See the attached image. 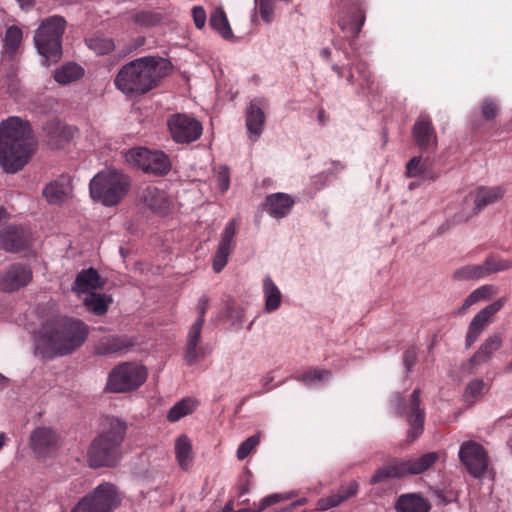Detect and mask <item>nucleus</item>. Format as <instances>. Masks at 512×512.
<instances>
[{
  "mask_svg": "<svg viewBox=\"0 0 512 512\" xmlns=\"http://www.w3.org/2000/svg\"><path fill=\"white\" fill-rule=\"evenodd\" d=\"M222 512H237V511L234 510V500L233 499H230L226 503V505L222 509Z\"/></svg>",
  "mask_w": 512,
  "mask_h": 512,
  "instance_id": "774afa93",
  "label": "nucleus"
},
{
  "mask_svg": "<svg viewBox=\"0 0 512 512\" xmlns=\"http://www.w3.org/2000/svg\"><path fill=\"white\" fill-rule=\"evenodd\" d=\"M42 194L49 203L60 204L65 199V186L59 181H52L44 187Z\"/></svg>",
  "mask_w": 512,
  "mask_h": 512,
  "instance_id": "f704fd0d",
  "label": "nucleus"
},
{
  "mask_svg": "<svg viewBox=\"0 0 512 512\" xmlns=\"http://www.w3.org/2000/svg\"><path fill=\"white\" fill-rule=\"evenodd\" d=\"M121 504L116 485L104 482L83 497L71 512H111Z\"/></svg>",
  "mask_w": 512,
  "mask_h": 512,
  "instance_id": "1a4fd4ad",
  "label": "nucleus"
},
{
  "mask_svg": "<svg viewBox=\"0 0 512 512\" xmlns=\"http://www.w3.org/2000/svg\"><path fill=\"white\" fill-rule=\"evenodd\" d=\"M404 364L407 370H411L417 361V353L415 348H409L404 352L403 357Z\"/></svg>",
  "mask_w": 512,
  "mask_h": 512,
  "instance_id": "e2e57ef3",
  "label": "nucleus"
},
{
  "mask_svg": "<svg viewBox=\"0 0 512 512\" xmlns=\"http://www.w3.org/2000/svg\"><path fill=\"white\" fill-rule=\"evenodd\" d=\"M499 295V287L496 285H482V304L494 301Z\"/></svg>",
  "mask_w": 512,
  "mask_h": 512,
  "instance_id": "4d7b16f0",
  "label": "nucleus"
},
{
  "mask_svg": "<svg viewBox=\"0 0 512 512\" xmlns=\"http://www.w3.org/2000/svg\"><path fill=\"white\" fill-rule=\"evenodd\" d=\"M480 276V269L478 266H466L457 270L453 278L456 280H469L477 279Z\"/></svg>",
  "mask_w": 512,
  "mask_h": 512,
  "instance_id": "09e8293b",
  "label": "nucleus"
},
{
  "mask_svg": "<svg viewBox=\"0 0 512 512\" xmlns=\"http://www.w3.org/2000/svg\"><path fill=\"white\" fill-rule=\"evenodd\" d=\"M65 20L52 16L42 22L37 29L34 42L39 54L44 58L43 64L56 62L62 54L61 38L65 30Z\"/></svg>",
  "mask_w": 512,
  "mask_h": 512,
  "instance_id": "0eeeda50",
  "label": "nucleus"
},
{
  "mask_svg": "<svg viewBox=\"0 0 512 512\" xmlns=\"http://www.w3.org/2000/svg\"><path fill=\"white\" fill-rule=\"evenodd\" d=\"M170 72V63L160 57H142L124 65L115 86L126 95H142L155 88Z\"/></svg>",
  "mask_w": 512,
  "mask_h": 512,
  "instance_id": "f257e3e1",
  "label": "nucleus"
},
{
  "mask_svg": "<svg viewBox=\"0 0 512 512\" xmlns=\"http://www.w3.org/2000/svg\"><path fill=\"white\" fill-rule=\"evenodd\" d=\"M420 389H415L410 396L408 409L406 411L407 421L410 425L408 438L410 442L417 439L423 432L425 412L420 408Z\"/></svg>",
  "mask_w": 512,
  "mask_h": 512,
  "instance_id": "ddd939ff",
  "label": "nucleus"
},
{
  "mask_svg": "<svg viewBox=\"0 0 512 512\" xmlns=\"http://www.w3.org/2000/svg\"><path fill=\"white\" fill-rule=\"evenodd\" d=\"M478 362V353H475L469 360L468 364L463 367V369L467 370L468 373H472L478 365Z\"/></svg>",
  "mask_w": 512,
  "mask_h": 512,
  "instance_id": "338daca9",
  "label": "nucleus"
},
{
  "mask_svg": "<svg viewBox=\"0 0 512 512\" xmlns=\"http://www.w3.org/2000/svg\"><path fill=\"white\" fill-rule=\"evenodd\" d=\"M428 167V160L421 157H413L406 164V176L417 177L425 173Z\"/></svg>",
  "mask_w": 512,
  "mask_h": 512,
  "instance_id": "a19ab883",
  "label": "nucleus"
},
{
  "mask_svg": "<svg viewBox=\"0 0 512 512\" xmlns=\"http://www.w3.org/2000/svg\"><path fill=\"white\" fill-rule=\"evenodd\" d=\"M481 460H482V480L488 478L489 480L492 481L494 479L495 473H494L493 468L490 467L487 454L483 449H482Z\"/></svg>",
  "mask_w": 512,
  "mask_h": 512,
  "instance_id": "052dcab7",
  "label": "nucleus"
},
{
  "mask_svg": "<svg viewBox=\"0 0 512 512\" xmlns=\"http://www.w3.org/2000/svg\"><path fill=\"white\" fill-rule=\"evenodd\" d=\"M358 485L356 482H350L347 485L341 486L336 492L320 498L317 501V510L324 511L339 506L348 498L354 496L357 492Z\"/></svg>",
  "mask_w": 512,
  "mask_h": 512,
  "instance_id": "aec40b11",
  "label": "nucleus"
},
{
  "mask_svg": "<svg viewBox=\"0 0 512 512\" xmlns=\"http://www.w3.org/2000/svg\"><path fill=\"white\" fill-rule=\"evenodd\" d=\"M439 458L440 452H429L406 460L393 459L375 471L370 479V484L386 483L392 479L422 474L433 467Z\"/></svg>",
  "mask_w": 512,
  "mask_h": 512,
  "instance_id": "423d86ee",
  "label": "nucleus"
},
{
  "mask_svg": "<svg viewBox=\"0 0 512 512\" xmlns=\"http://www.w3.org/2000/svg\"><path fill=\"white\" fill-rule=\"evenodd\" d=\"M168 128H202L201 124L187 114H174L167 120Z\"/></svg>",
  "mask_w": 512,
  "mask_h": 512,
  "instance_id": "c9c22d12",
  "label": "nucleus"
},
{
  "mask_svg": "<svg viewBox=\"0 0 512 512\" xmlns=\"http://www.w3.org/2000/svg\"><path fill=\"white\" fill-rule=\"evenodd\" d=\"M480 395V381L475 380L471 382L465 391V398L467 401L475 402Z\"/></svg>",
  "mask_w": 512,
  "mask_h": 512,
  "instance_id": "13d9d810",
  "label": "nucleus"
},
{
  "mask_svg": "<svg viewBox=\"0 0 512 512\" xmlns=\"http://www.w3.org/2000/svg\"><path fill=\"white\" fill-rule=\"evenodd\" d=\"M282 500V496L279 494L269 495L261 500L259 503V507L256 509V512H261L265 510L267 507L277 504Z\"/></svg>",
  "mask_w": 512,
  "mask_h": 512,
  "instance_id": "680f3d73",
  "label": "nucleus"
},
{
  "mask_svg": "<svg viewBox=\"0 0 512 512\" xmlns=\"http://www.w3.org/2000/svg\"><path fill=\"white\" fill-rule=\"evenodd\" d=\"M480 301V289L474 290L465 300L462 307L459 309V313H464L471 305Z\"/></svg>",
  "mask_w": 512,
  "mask_h": 512,
  "instance_id": "0e129e2a",
  "label": "nucleus"
},
{
  "mask_svg": "<svg viewBox=\"0 0 512 512\" xmlns=\"http://www.w3.org/2000/svg\"><path fill=\"white\" fill-rule=\"evenodd\" d=\"M134 342L127 336H108L102 338L95 347L97 354H115L127 351Z\"/></svg>",
  "mask_w": 512,
  "mask_h": 512,
  "instance_id": "4be33fe9",
  "label": "nucleus"
},
{
  "mask_svg": "<svg viewBox=\"0 0 512 512\" xmlns=\"http://www.w3.org/2000/svg\"><path fill=\"white\" fill-rule=\"evenodd\" d=\"M209 302H210V299L208 296L206 295H203L199 301H198V304L196 306V310H197V313H198V318L196 321H201V323H204L205 321V314H206V311L209 307Z\"/></svg>",
  "mask_w": 512,
  "mask_h": 512,
  "instance_id": "bf43d9fd",
  "label": "nucleus"
},
{
  "mask_svg": "<svg viewBox=\"0 0 512 512\" xmlns=\"http://www.w3.org/2000/svg\"><path fill=\"white\" fill-rule=\"evenodd\" d=\"M0 128H30V124L18 116H11L0 123Z\"/></svg>",
  "mask_w": 512,
  "mask_h": 512,
  "instance_id": "864d4df0",
  "label": "nucleus"
},
{
  "mask_svg": "<svg viewBox=\"0 0 512 512\" xmlns=\"http://www.w3.org/2000/svg\"><path fill=\"white\" fill-rule=\"evenodd\" d=\"M159 20L158 16L149 11H140L133 15V21L140 26H151Z\"/></svg>",
  "mask_w": 512,
  "mask_h": 512,
  "instance_id": "de8ad7c7",
  "label": "nucleus"
},
{
  "mask_svg": "<svg viewBox=\"0 0 512 512\" xmlns=\"http://www.w3.org/2000/svg\"><path fill=\"white\" fill-rule=\"evenodd\" d=\"M37 148L33 130H0V166L6 173L22 170Z\"/></svg>",
  "mask_w": 512,
  "mask_h": 512,
  "instance_id": "20e7f679",
  "label": "nucleus"
},
{
  "mask_svg": "<svg viewBox=\"0 0 512 512\" xmlns=\"http://www.w3.org/2000/svg\"><path fill=\"white\" fill-rule=\"evenodd\" d=\"M237 232V222L232 219L225 227L221 241L213 259V269L219 273L227 264L228 257L232 253L235 241L234 237Z\"/></svg>",
  "mask_w": 512,
  "mask_h": 512,
  "instance_id": "f8f14e48",
  "label": "nucleus"
},
{
  "mask_svg": "<svg viewBox=\"0 0 512 512\" xmlns=\"http://www.w3.org/2000/svg\"><path fill=\"white\" fill-rule=\"evenodd\" d=\"M265 295V309L268 312L275 311L281 304L282 295L270 277H266L263 282Z\"/></svg>",
  "mask_w": 512,
  "mask_h": 512,
  "instance_id": "a878e982",
  "label": "nucleus"
},
{
  "mask_svg": "<svg viewBox=\"0 0 512 512\" xmlns=\"http://www.w3.org/2000/svg\"><path fill=\"white\" fill-rule=\"evenodd\" d=\"M192 17L195 26L198 29H202L207 21L206 11L202 6H194L192 8Z\"/></svg>",
  "mask_w": 512,
  "mask_h": 512,
  "instance_id": "6e6d98bb",
  "label": "nucleus"
},
{
  "mask_svg": "<svg viewBox=\"0 0 512 512\" xmlns=\"http://www.w3.org/2000/svg\"><path fill=\"white\" fill-rule=\"evenodd\" d=\"M295 201L286 193H274L265 198L264 209L274 218L285 217L292 209Z\"/></svg>",
  "mask_w": 512,
  "mask_h": 512,
  "instance_id": "6ab92c4d",
  "label": "nucleus"
},
{
  "mask_svg": "<svg viewBox=\"0 0 512 512\" xmlns=\"http://www.w3.org/2000/svg\"><path fill=\"white\" fill-rule=\"evenodd\" d=\"M147 378L146 369L132 362L117 365L110 373L106 390L112 393H126L139 388Z\"/></svg>",
  "mask_w": 512,
  "mask_h": 512,
  "instance_id": "9d476101",
  "label": "nucleus"
},
{
  "mask_svg": "<svg viewBox=\"0 0 512 512\" xmlns=\"http://www.w3.org/2000/svg\"><path fill=\"white\" fill-rule=\"evenodd\" d=\"M395 509L397 512H429L431 504L419 493H406L398 497Z\"/></svg>",
  "mask_w": 512,
  "mask_h": 512,
  "instance_id": "412c9836",
  "label": "nucleus"
},
{
  "mask_svg": "<svg viewBox=\"0 0 512 512\" xmlns=\"http://www.w3.org/2000/svg\"><path fill=\"white\" fill-rule=\"evenodd\" d=\"M459 460L465 470L474 477H480V444L473 440L465 441L459 450Z\"/></svg>",
  "mask_w": 512,
  "mask_h": 512,
  "instance_id": "f3484780",
  "label": "nucleus"
},
{
  "mask_svg": "<svg viewBox=\"0 0 512 512\" xmlns=\"http://www.w3.org/2000/svg\"><path fill=\"white\" fill-rule=\"evenodd\" d=\"M74 285L75 289L79 292H88L101 289L103 282H101L98 272L93 268H89L77 275Z\"/></svg>",
  "mask_w": 512,
  "mask_h": 512,
  "instance_id": "b1692460",
  "label": "nucleus"
},
{
  "mask_svg": "<svg viewBox=\"0 0 512 512\" xmlns=\"http://www.w3.org/2000/svg\"><path fill=\"white\" fill-rule=\"evenodd\" d=\"M210 25L224 39L233 37L232 29L222 8H216L210 17Z\"/></svg>",
  "mask_w": 512,
  "mask_h": 512,
  "instance_id": "bb28decb",
  "label": "nucleus"
},
{
  "mask_svg": "<svg viewBox=\"0 0 512 512\" xmlns=\"http://www.w3.org/2000/svg\"><path fill=\"white\" fill-rule=\"evenodd\" d=\"M125 157L129 164L155 177L166 176L172 168L170 157L161 150L136 147L128 150Z\"/></svg>",
  "mask_w": 512,
  "mask_h": 512,
  "instance_id": "6e6552de",
  "label": "nucleus"
},
{
  "mask_svg": "<svg viewBox=\"0 0 512 512\" xmlns=\"http://www.w3.org/2000/svg\"><path fill=\"white\" fill-rule=\"evenodd\" d=\"M30 441L35 453L45 455L57 447L59 437L52 429L41 427L33 431Z\"/></svg>",
  "mask_w": 512,
  "mask_h": 512,
  "instance_id": "a211bd4d",
  "label": "nucleus"
},
{
  "mask_svg": "<svg viewBox=\"0 0 512 512\" xmlns=\"http://www.w3.org/2000/svg\"><path fill=\"white\" fill-rule=\"evenodd\" d=\"M355 72L357 73L356 82L359 83L364 89L371 90L373 85V80L371 73L368 71L367 65L365 63H359L355 66L354 72L350 73L349 81L352 82L355 77Z\"/></svg>",
  "mask_w": 512,
  "mask_h": 512,
  "instance_id": "ea45409f",
  "label": "nucleus"
},
{
  "mask_svg": "<svg viewBox=\"0 0 512 512\" xmlns=\"http://www.w3.org/2000/svg\"><path fill=\"white\" fill-rule=\"evenodd\" d=\"M502 345V337L500 334H493L489 336L482 344V361L489 358L495 351Z\"/></svg>",
  "mask_w": 512,
  "mask_h": 512,
  "instance_id": "a18cd8bd",
  "label": "nucleus"
},
{
  "mask_svg": "<svg viewBox=\"0 0 512 512\" xmlns=\"http://www.w3.org/2000/svg\"><path fill=\"white\" fill-rule=\"evenodd\" d=\"M172 139L181 144H188L201 137L202 130H170Z\"/></svg>",
  "mask_w": 512,
  "mask_h": 512,
  "instance_id": "79ce46f5",
  "label": "nucleus"
},
{
  "mask_svg": "<svg viewBox=\"0 0 512 512\" xmlns=\"http://www.w3.org/2000/svg\"><path fill=\"white\" fill-rule=\"evenodd\" d=\"M32 279V271L22 264L11 265L0 275V291L14 292L25 287Z\"/></svg>",
  "mask_w": 512,
  "mask_h": 512,
  "instance_id": "9b49d317",
  "label": "nucleus"
},
{
  "mask_svg": "<svg viewBox=\"0 0 512 512\" xmlns=\"http://www.w3.org/2000/svg\"><path fill=\"white\" fill-rule=\"evenodd\" d=\"M365 22V13L356 3L342 7L338 13V24L340 28L353 37H357Z\"/></svg>",
  "mask_w": 512,
  "mask_h": 512,
  "instance_id": "2eb2a0df",
  "label": "nucleus"
},
{
  "mask_svg": "<svg viewBox=\"0 0 512 512\" xmlns=\"http://www.w3.org/2000/svg\"><path fill=\"white\" fill-rule=\"evenodd\" d=\"M265 122V114L258 101H252L246 111L247 128H261Z\"/></svg>",
  "mask_w": 512,
  "mask_h": 512,
  "instance_id": "72a5a7b5",
  "label": "nucleus"
},
{
  "mask_svg": "<svg viewBox=\"0 0 512 512\" xmlns=\"http://www.w3.org/2000/svg\"><path fill=\"white\" fill-rule=\"evenodd\" d=\"M22 40V32L18 27H9L6 31L4 40L5 52L12 55L18 49Z\"/></svg>",
  "mask_w": 512,
  "mask_h": 512,
  "instance_id": "4c0bfd02",
  "label": "nucleus"
},
{
  "mask_svg": "<svg viewBox=\"0 0 512 512\" xmlns=\"http://www.w3.org/2000/svg\"><path fill=\"white\" fill-rule=\"evenodd\" d=\"M203 324L201 321H195L189 330L184 356L188 365H193L199 357H203L202 349L198 347Z\"/></svg>",
  "mask_w": 512,
  "mask_h": 512,
  "instance_id": "5701e85b",
  "label": "nucleus"
},
{
  "mask_svg": "<svg viewBox=\"0 0 512 512\" xmlns=\"http://www.w3.org/2000/svg\"><path fill=\"white\" fill-rule=\"evenodd\" d=\"M218 187L222 193L226 192L230 186V171L227 166H219L216 172Z\"/></svg>",
  "mask_w": 512,
  "mask_h": 512,
  "instance_id": "3c124183",
  "label": "nucleus"
},
{
  "mask_svg": "<svg viewBox=\"0 0 512 512\" xmlns=\"http://www.w3.org/2000/svg\"><path fill=\"white\" fill-rule=\"evenodd\" d=\"M30 242V232L21 226H8L0 233V245L9 252L24 250Z\"/></svg>",
  "mask_w": 512,
  "mask_h": 512,
  "instance_id": "4468645a",
  "label": "nucleus"
},
{
  "mask_svg": "<svg viewBox=\"0 0 512 512\" xmlns=\"http://www.w3.org/2000/svg\"><path fill=\"white\" fill-rule=\"evenodd\" d=\"M175 455L179 466L187 470L192 462V445L186 435H181L175 442Z\"/></svg>",
  "mask_w": 512,
  "mask_h": 512,
  "instance_id": "393cba45",
  "label": "nucleus"
},
{
  "mask_svg": "<svg viewBox=\"0 0 512 512\" xmlns=\"http://www.w3.org/2000/svg\"><path fill=\"white\" fill-rule=\"evenodd\" d=\"M431 120L427 115H420L414 128H430Z\"/></svg>",
  "mask_w": 512,
  "mask_h": 512,
  "instance_id": "69168bd1",
  "label": "nucleus"
},
{
  "mask_svg": "<svg viewBox=\"0 0 512 512\" xmlns=\"http://www.w3.org/2000/svg\"><path fill=\"white\" fill-rule=\"evenodd\" d=\"M139 200L151 211L165 215L169 212L171 200L166 192L157 187L147 186L139 194Z\"/></svg>",
  "mask_w": 512,
  "mask_h": 512,
  "instance_id": "dca6fc26",
  "label": "nucleus"
},
{
  "mask_svg": "<svg viewBox=\"0 0 512 512\" xmlns=\"http://www.w3.org/2000/svg\"><path fill=\"white\" fill-rule=\"evenodd\" d=\"M497 113L498 106L494 101L486 99L482 102V118L490 120L495 118Z\"/></svg>",
  "mask_w": 512,
  "mask_h": 512,
  "instance_id": "5fc2aeb1",
  "label": "nucleus"
},
{
  "mask_svg": "<svg viewBox=\"0 0 512 512\" xmlns=\"http://www.w3.org/2000/svg\"><path fill=\"white\" fill-rule=\"evenodd\" d=\"M260 442V437L258 435H253L247 438L244 442L240 444L237 450V458L239 460H244L247 458L258 446Z\"/></svg>",
  "mask_w": 512,
  "mask_h": 512,
  "instance_id": "c03bdc74",
  "label": "nucleus"
},
{
  "mask_svg": "<svg viewBox=\"0 0 512 512\" xmlns=\"http://www.w3.org/2000/svg\"><path fill=\"white\" fill-rule=\"evenodd\" d=\"M129 188V177L115 169L100 171L90 181L92 199L109 207L120 203Z\"/></svg>",
  "mask_w": 512,
  "mask_h": 512,
  "instance_id": "39448f33",
  "label": "nucleus"
},
{
  "mask_svg": "<svg viewBox=\"0 0 512 512\" xmlns=\"http://www.w3.org/2000/svg\"><path fill=\"white\" fill-rule=\"evenodd\" d=\"M506 303L507 297L500 296L492 302L482 304V327L495 322L497 313L504 308Z\"/></svg>",
  "mask_w": 512,
  "mask_h": 512,
  "instance_id": "cd10ccee",
  "label": "nucleus"
},
{
  "mask_svg": "<svg viewBox=\"0 0 512 512\" xmlns=\"http://www.w3.org/2000/svg\"><path fill=\"white\" fill-rule=\"evenodd\" d=\"M71 138V130H49L47 143L53 149L62 148L70 142Z\"/></svg>",
  "mask_w": 512,
  "mask_h": 512,
  "instance_id": "58836bf2",
  "label": "nucleus"
},
{
  "mask_svg": "<svg viewBox=\"0 0 512 512\" xmlns=\"http://www.w3.org/2000/svg\"><path fill=\"white\" fill-rule=\"evenodd\" d=\"M255 3L263 20L270 22L273 19L274 9L272 0H255Z\"/></svg>",
  "mask_w": 512,
  "mask_h": 512,
  "instance_id": "603ef678",
  "label": "nucleus"
},
{
  "mask_svg": "<svg viewBox=\"0 0 512 512\" xmlns=\"http://www.w3.org/2000/svg\"><path fill=\"white\" fill-rule=\"evenodd\" d=\"M413 138L421 151H434L437 147L434 130H414Z\"/></svg>",
  "mask_w": 512,
  "mask_h": 512,
  "instance_id": "473e14b6",
  "label": "nucleus"
},
{
  "mask_svg": "<svg viewBox=\"0 0 512 512\" xmlns=\"http://www.w3.org/2000/svg\"><path fill=\"white\" fill-rule=\"evenodd\" d=\"M480 335V313L476 314L469 326L466 336V346L470 347Z\"/></svg>",
  "mask_w": 512,
  "mask_h": 512,
  "instance_id": "8fccbe9b",
  "label": "nucleus"
},
{
  "mask_svg": "<svg viewBox=\"0 0 512 512\" xmlns=\"http://www.w3.org/2000/svg\"><path fill=\"white\" fill-rule=\"evenodd\" d=\"M330 372L325 369L311 368L304 372L301 376V380L305 383H312L315 381H322L328 379Z\"/></svg>",
  "mask_w": 512,
  "mask_h": 512,
  "instance_id": "49530a36",
  "label": "nucleus"
},
{
  "mask_svg": "<svg viewBox=\"0 0 512 512\" xmlns=\"http://www.w3.org/2000/svg\"><path fill=\"white\" fill-rule=\"evenodd\" d=\"M196 407V402L191 398H184L177 402L167 414V420L176 422L182 417L191 414Z\"/></svg>",
  "mask_w": 512,
  "mask_h": 512,
  "instance_id": "2f4dec72",
  "label": "nucleus"
},
{
  "mask_svg": "<svg viewBox=\"0 0 512 512\" xmlns=\"http://www.w3.org/2000/svg\"><path fill=\"white\" fill-rule=\"evenodd\" d=\"M86 43L88 47L93 50L98 55H105L113 51L114 49V43L111 39L103 37V36H96L91 37L86 40Z\"/></svg>",
  "mask_w": 512,
  "mask_h": 512,
  "instance_id": "e433bc0d",
  "label": "nucleus"
},
{
  "mask_svg": "<svg viewBox=\"0 0 512 512\" xmlns=\"http://www.w3.org/2000/svg\"><path fill=\"white\" fill-rule=\"evenodd\" d=\"M505 193L501 186L482 188V206L491 205L499 201Z\"/></svg>",
  "mask_w": 512,
  "mask_h": 512,
  "instance_id": "37998d69",
  "label": "nucleus"
},
{
  "mask_svg": "<svg viewBox=\"0 0 512 512\" xmlns=\"http://www.w3.org/2000/svg\"><path fill=\"white\" fill-rule=\"evenodd\" d=\"M81 66L69 63L57 69L54 74L55 80L60 84H68L78 80L83 75Z\"/></svg>",
  "mask_w": 512,
  "mask_h": 512,
  "instance_id": "c85d7f7f",
  "label": "nucleus"
},
{
  "mask_svg": "<svg viewBox=\"0 0 512 512\" xmlns=\"http://www.w3.org/2000/svg\"><path fill=\"white\" fill-rule=\"evenodd\" d=\"M509 269H512V260L504 259L498 255H489L482 263V275H489Z\"/></svg>",
  "mask_w": 512,
  "mask_h": 512,
  "instance_id": "c756f323",
  "label": "nucleus"
},
{
  "mask_svg": "<svg viewBox=\"0 0 512 512\" xmlns=\"http://www.w3.org/2000/svg\"><path fill=\"white\" fill-rule=\"evenodd\" d=\"M111 302L112 299L110 296L95 292L90 293V295L84 300L86 307L96 315L105 314Z\"/></svg>",
  "mask_w": 512,
  "mask_h": 512,
  "instance_id": "7c9ffc66",
  "label": "nucleus"
},
{
  "mask_svg": "<svg viewBox=\"0 0 512 512\" xmlns=\"http://www.w3.org/2000/svg\"><path fill=\"white\" fill-rule=\"evenodd\" d=\"M41 338L46 348L55 355H67L86 340L87 326L75 319L58 317L47 321L41 328Z\"/></svg>",
  "mask_w": 512,
  "mask_h": 512,
  "instance_id": "7ed1b4c3",
  "label": "nucleus"
},
{
  "mask_svg": "<svg viewBox=\"0 0 512 512\" xmlns=\"http://www.w3.org/2000/svg\"><path fill=\"white\" fill-rule=\"evenodd\" d=\"M127 423L116 417H106L101 431L90 442L86 461L90 468H113L122 458V444L127 433Z\"/></svg>",
  "mask_w": 512,
  "mask_h": 512,
  "instance_id": "f03ea898",
  "label": "nucleus"
}]
</instances>
